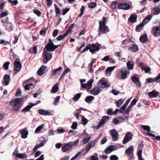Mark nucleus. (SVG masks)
Here are the masks:
<instances>
[{
  "label": "nucleus",
  "instance_id": "nucleus-26",
  "mask_svg": "<svg viewBox=\"0 0 160 160\" xmlns=\"http://www.w3.org/2000/svg\"><path fill=\"white\" fill-rule=\"evenodd\" d=\"M95 146L94 142H90L88 143L86 145V151L88 152L90 148H93Z\"/></svg>",
  "mask_w": 160,
  "mask_h": 160
},
{
  "label": "nucleus",
  "instance_id": "nucleus-55",
  "mask_svg": "<svg viewBox=\"0 0 160 160\" xmlns=\"http://www.w3.org/2000/svg\"><path fill=\"white\" fill-rule=\"evenodd\" d=\"M81 152H78L75 156L73 157L70 160H74L79 157L81 155Z\"/></svg>",
  "mask_w": 160,
  "mask_h": 160
},
{
  "label": "nucleus",
  "instance_id": "nucleus-46",
  "mask_svg": "<svg viewBox=\"0 0 160 160\" xmlns=\"http://www.w3.org/2000/svg\"><path fill=\"white\" fill-rule=\"evenodd\" d=\"M81 96V95L80 93H78L74 96L72 99L75 101H77L80 97Z\"/></svg>",
  "mask_w": 160,
  "mask_h": 160
},
{
  "label": "nucleus",
  "instance_id": "nucleus-4",
  "mask_svg": "<svg viewBox=\"0 0 160 160\" xmlns=\"http://www.w3.org/2000/svg\"><path fill=\"white\" fill-rule=\"evenodd\" d=\"M43 52L44 57L43 62L44 63H46L52 58V56L51 54L49 53L46 51L45 49H43Z\"/></svg>",
  "mask_w": 160,
  "mask_h": 160
},
{
  "label": "nucleus",
  "instance_id": "nucleus-59",
  "mask_svg": "<svg viewBox=\"0 0 160 160\" xmlns=\"http://www.w3.org/2000/svg\"><path fill=\"white\" fill-rule=\"evenodd\" d=\"M78 123L76 122H74L71 127V128L73 129H76L77 127Z\"/></svg>",
  "mask_w": 160,
  "mask_h": 160
},
{
  "label": "nucleus",
  "instance_id": "nucleus-5",
  "mask_svg": "<svg viewBox=\"0 0 160 160\" xmlns=\"http://www.w3.org/2000/svg\"><path fill=\"white\" fill-rule=\"evenodd\" d=\"M93 82V79H90L87 82V83L82 84L81 86V87L83 89H86L87 91H88L91 88L92 86V83Z\"/></svg>",
  "mask_w": 160,
  "mask_h": 160
},
{
  "label": "nucleus",
  "instance_id": "nucleus-61",
  "mask_svg": "<svg viewBox=\"0 0 160 160\" xmlns=\"http://www.w3.org/2000/svg\"><path fill=\"white\" fill-rule=\"evenodd\" d=\"M46 143V141H43L42 142H41L40 143L38 144V145H36V146L38 148H40L45 144Z\"/></svg>",
  "mask_w": 160,
  "mask_h": 160
},
{
  "label": "nucleus",
  "instance_id": "nucleus-16",
  "mask_svg": "<svg viewBox=\"0 0 160 160\" xmlns=\"http://www.w3.org/2000/svg\"><path fill=\"white\" fill-rule=\"evenodd\" d=\"M116 148L117 146L115 145L110 146L106 149L105 151V153L107 154H108L116 150Z\"/></svg>",
  "mask_w": 160,
  "mask_h": 160
},
{
  "label": "nucleus",
  "instance_id": "nucleus-45",
  "mask_svg": "<svg viewBox=\"0 0 160 160\" xmlns=\"http://www.w3.org/2000/svg\"><path fill=\"white\" fill-rule=\"evenodd\" d=\"M18 155V158L20 159H24L27 158V156L25 155V153H19Z\"/></svg>",
  "mask_w": 160,
  "mask_h": 160
},
{
  "label": "nucleus",
  "instance_id": "nucleus-41",
  "mask_svg": "<svg viewBox=\"0 0 160 160\" xmlns=\"http://www.w3.org/2000/svg\"><path fill=\"white\" fill-rule=\"evenodd\" d=\"M152 10L155 15H158L160 13V8H152Z\"/></svg>",
  "mask_w": 160,
  "mask_h": 160
},
{
  "label": "nucleus",
  "instance_id": "nucleus-64",
  "mask_svg": "<svg viewBox=\"0 0 160 160\" xmlns=\"http://www.w3.org/2000/svg\"><path fill=\"white\" fill-rule=\"evenodd\" d=\"M110 159L111 160H117L118 158L115 155H112L110 157Z\"/></svg>",
  "mask_w": 160,
  "mask_h": 160
},
{
  "label": "nucleus",
  "instance_id": "nucleus-58",
  "mask_svg": "<svg viewBox=\"0 0 160 160\" xmlns=\"http://www.w3.org/2000/svg\"><path fill=\"white\" fill-rule=\"evenodd\" d=\"M8 15V12H3L1 13L0 14V18H2L6 16H7Z\"/></svg>",
  "mask_w": 160,
  "mask_h": 160
},
{
  "label": "nucleus",
  "instance_id": "nucleus-36",
  "mask_svg": "<svg viewBox=\"0 0 160 160\" xmlns=\"http://www.w3.org/2000/svg\"><path fill=\"white\" fill-rule=\"evenodd\" d=\"M139 40L142 43L146 42L147 40L146 34H144L141 36Z\"/></svg>",
  "mask_w": 160,
  "mask_h": 160
},
{
  "label": "nucleus",
  "instance_id": "nucleus-43",
  "mask_svg": "<svg viewBox=\"0 0 160 160\" xmlns=\"http://www.w3.org/2000/svg\"><path fill=\"white\" fill-rule=\"evenodd\" d=\"M143 26V24L141 23L136 27V30L138 32L141 31L142 30V27Z\"/></svg>",
  "mask_w": 160,
  "mask_h": 160
},
{
  "label": "nucleus",
  "instance_id": "nucleus-34",
  "mask_svg": "<svg viewBox=\"0 0 160 160\" xmlns=\"http://www.w3.org/2000/svg\"><path fill=\"white\" fill-rule=\"evenodd\" d=\"M34 106V104L32 103L29 104V105H28L26 107H25L24 109H22V111L23 112H27L33 106Z\"/></svg>",
  "mask_w": 160,
  "mask_h": 160
},
{
  "label": "nucleus",
  "instance_id": "nucleus-28",
  "mask_svg": "<svg viewBox=\"0 0 160 160\" xmlns=\"http://www.w3.org/2000/svg\"><path fill=\"white\" fill-rule=\"evenodd\" d=\"M152 16L151 15L147 16L143 20L142 23L143 24V25H145L150 21L152 18Z\"/></svg>",
  "mask_w": 160,
  "mask_h": 160
},
{
  "label": "nucleus",
  "instance_id": "nucleus-10",
  "mask_svg": "<svg viewBox=\"0 0 160 160\" xmlns=\"http://www.w3.org/2000/svg\"><path fill=\"white\" fill-rule=\"evenodd\" d=\"M21 64L20 60L18 58L15 61L14 63V69L15 71L18 72L21 69Z\"/></svg>",
  "mask_w": 160,
  "mask_h": 160
},
{
  "label": "nucleus",
  "instance_id": "nucleus-22",
  "mask_svg": "<svg viewBox=\"0 0 160 160\" xmlns=\"http://www.w3.org/2000/svg\"><path fill=\"white\" fill-rule=\"evenodd\" d=\"M159 92L153 90L148 93L149 97L150 98H154L157 97L159 95Z\"/></svg>",
  "mask_w": 160,
  "mask_h": 160
},
{
  "label": "nucleus",
  "instance_id": "nucleus-52",
  "mask_svg": "<svg viewBox=\"0 0 160 160\" xmlns=\"http://www.w3.org/2000/svg\"><path fill=\"white\" fill-rule=\"evenodd\" d=\"M44 124H42L40 126H38L36 129L35 132L36 133H38V132L41 130L43 128Z\"/></svg>",
  "mask_w": 160,
  "mask_h": 160
},
{
  "label": "nucleus",
  "instance_id": "nucleus-50",
  "mask_svg": "<svg viewBox=\"0 0 160 160\" xmlns=\"http://www.w3.org/2000/svg\"><path fill=\"white\" fill-rule=\"evenodd\" d=\"M141 127L145 130L149 132L150 131V127L148 126L141 125Z\"/></svg>",
  "mask_w": 160,
  "mask_h": 160
},
{
  "label": "nucleus",
  "instance_id": "nucleus-30",
  "mask_svg": "<svg viewBox=\"0 0 160 160\" xmlns=\"http://www.w3.org/2000/svg\"><path fill=\"white\" fill-rule=\"evenodd\" d=\"M100 92L99 89L97 88H94L91 91V94L94 95H96L98 94Z\"/></svg>",
  "mask_w": 160,
  "mask_h": 160
},
{
  "label": "nucleus",
  "instance_id": "nucleus-44",
  "mask_svg": "<svg viewBox=\"0 0 160 160\" xmlns=\"http://www.w3.org/2000/svg\"><path fill=\"white\" fill-rule=\"evenodd\" d=\"M70 71V69L68 68L65 70L62 74V75L60 78L59 80H60L62 78H63L65 76V74L69 72Z\"/></svg>",
  "mask_w": 160,
  "mask_h": 160
},
{
  "label": "nucleus",
  "instance_id": "nucleus-11",
  "mask_svg": "<svg viewBox=\"0 0 160 160\" xmlns=\"http://www.w3.org/2000/svg\"><path fill=\"white\" fill-rule=\"evenodd\" d=\"M138 76V75L135 74L131 77V78L132 82L140 88L141 84L138 78L137 77Z\"/></svg>",
  "mask_w": 160,
  "mask_h": 160
},
{
  "label": "nucleus",
  "instance_id": "nucleus-62",
  "mask_svg": "<svg viewBox=\"0 0 160 160\" xmlns=\"http://www.w3.org/2000/svg\"><path fill=\"white\" fill-rule=\"evenodd\" d=\"M111 92L113 93L114 95H117L119 94V92L115 89H112Z\"/></svg>",
  "mask_w": 160,
  "mask_h": 160
},
{
  "label": "nucleus",
  "instance_id": "nucleus-15",
  "mask_svg": "<svg viewBox=\"0 0 160 160\" xmlns=\"http://www.w3.org/2000/svg\"><path fill=\"white\" fill-rule=\"evenodd\" d=\"M109 118L108 116H104L100 122L98 126H97V128H99L102 125L104 124L107 121Z\"/></svg>",
  "mask_w": 160,
  "mask_h": 160
},
{
  "label": "nucleus",
  "instance_id": "nucleus-25",
  "mask_svg": "<svg viewBox=\"0 0 160 160\" xmlns=\"http://www.w3.org/2000/svg\"><path fill=\"white\" fill-rule=\"evenodd\" d=\"M38 113L42 115L47 116L50 115L51 113L48 111L44 110L42 109H40L38 110Z\"/></svg>",
  "mask_w": 160,
  "mask_h": 160
},
{
  "label": "nucleus",
  "instance_id": "nucleus-1",
  "mask_svg": "<svg viewBox=\"0 0 160 160\" xmlns=\"http://www.w3.org/2000/svg\"><path fill=\"white\" fill-rule=\"evenodd\" d=\"M107 21V18L103 17L102 20L99 22V35L107 33L109 31L108 28L106 25Z\"/></svg>",
  "mask_w": 160,
  "mask_h": 160
},
{
  "label": "nucleus",
  "instance_id": "nucleus-2",
  "mask_svg": "<svg viewBox=\"0 0 160 160\" xmlns=\"http://www.w3.org/2000/svg\"><path fill=\"white\" fill-rule=\"evenodd\" d=\"M23 98H17L13 102V109L15 111H18L20 109V104L23 102Z\"/></svg>",
  "mask_w": 160,
  "mask_h": 160
},
{
  "label": "nucleus",
  "instance_id": "nucleus-53",
  "mask_svg": "<svg viewBox=\"0 0 160 160\" xmlns=\"http://www.w3.org/2000/svg\"><path fill=\"white\" fill-rule=\"evenodd\" d=\"M66 37V36H65L64 34L63 35H60L57 37V40L58 41L62 40L63 39Z\"/></svg>",
  "mask_w": 160,
  "mask_h": 160
},
{
  "label": "nucleus",
  "instance_id": "nucleus-33",
  "mask_svg": "<svg viewBox=\"0 0 160 160\" xmlns=\"http://www.w3.org/2000/svg\"><path fill=\"white\" fill-rule=\"evenodd\" d=\"M130 101L129 99H128L126 102L122 106L120 109V112L121 113L122 112V111L125 109L127 105L128 104Z\"/></svg>",
  "mask_w": 160,
  "mask_h": 160
},
{
  "label": "nucleus",
  "instance_id": "nucleus-7",
  "mask_svg": "<svg viewBox=\"0 0 160 160\" xmlns=\"http://www.w3.org/2000/svg\"><path fill=\"white\" fill-rule=\"evenodd\" d=\"M1 22L3 26L6 28V30L8 31H11L12 30V24L8 21L6 20H2Z\"/></svg>",
  "mask_w": 160,
  "mask_h": 160
},
{
  "label": "nucleus",
  "instance_id": "nucleus-35",
  "mask_svg": "<svg viewBox=\"0 0 160 160\" xmlns=\"http://www.w3.org/2000/svg\"><path fill=\"white\" fill-rule=\"evenodd\" d=\"M27 83V82H24L23 83V86L24 87V88L26 90H28L33 85V84L32 83Z\"/></svg>",
  "mask_w": 160,
  "mask_h": 160
},
{
  "label": "nucleus",
  "instance_id": "nucleus-37",
  "mask_svg": "<svg viewBox=\"0 0 160 160\" xmlns=\"http://www.w3.org/2000/svg\"><path fill=\"white\" fill-rule=\"evenodd\" d=\"M137 17L135 15H132L129 18L130 22H135L137 21Z\"/></svg>",
  "mask_w": 160,
  "mask_h": 160
},
{
  "label": "nucleus",
  "instance_id": "nucleus-24",
  "mask_svg": "<svg viewBox=\"0 0 160 160\" xmlns=\"http://www.w3.org/2000/svg\"><path fill=\"white\" fill-rule=\"evenodd\" d=\"M134 62L133 61H128L127 63V68L129 70H132L134 68Z\"/></svg>",
  "mask_w": 160,
  "mask_h": 160
},
{
  "label": "nucleus",
  "instance_id": "nucleus-13",
  "mask_svg": "<svg viewBox=\"0 0 160 160\" xmlns=\"http://www.w3.org/2000/svg\"><path fill=\"white\" fill-rule=\"evenodd\" d=\"M117 7L118 9L126 10L130 8V6L128 3H120L117 5Z\"/></svg>",
  "mask_w": 160,
  "mask_h": 160
},
{
  "label": "nucleus",
  "instance_id": "nucleus-63",
  "mask_svg": "<svg viewBox=\"0 0 160 160\" xmlns=\"http://www.w3.org/2000/svg\"><path fill=\"white\" fill-rule=\"evenodd\" d=\"M88 6L89 8H94L96 7V4L94 2H92L89 3L88 4Z\"/></svg>",
  "mask_w": 160,
  "mask_h": 160
},
{
  "label": "nucleus",
  "instance_id": "nucleus-32",
  "mask_svg": "<svg viewBox=\"0 0 160 160\" xmlns=\"http://www.w3.org/2000/svg\"><path fill=\"white\" fill-rule=\"evenodd\" d=\"M79 140H76L74 142H68L71 148H72L73 147H75L78 145L79 143Z\"/></svg>",
  "mask_w": 160,
  "mask_h": 160
},
{
  "label": "nucleus",
  "instance_id": "nucleus-60",
  "mask_svg": "<svg viewBox=\"0 0 160 160\" xmlns=\"http://www.w3.org/2000/svg\"><path fill=\"white\" fill-rule=\"evenodd\" d=\"M90 160H98V158L97 157V154L95 153L91 156Z\"/></svg>",
  "mask_w": 160,
  "mask_h": 160
},
{
  "label": "nucleus",
  "instance_id": "nucleus-56",
  "mask_svg": "<svg viewBox=\"0 0 160 160\" xmlns=\"http://www.w3.org/2000/svg\"><path fill=\"white\" fill-rule=\"evenodd\" d=\"M91 138V137L88 136L87 137L85 138L83 140L82 142L84 144H86L89 141Z\"/></svg>",
  "mask_w": 160,
  "mask_h": 160
},
{
  "label": "nucleus",
  "instance_id": "nucleus-40",
  "mask_svg": "<svg viewBox=\"0 0 160 160\" xmlns=\"http://www.w3.org/2000/svg\"><path fill=\"white\" fill-rule=\"evenodd\" d=\"M94 97L91 96H87L85 99V101L86 102L88 103H89L91 101L94 99Z\"/></svg>",
  "mask_w": 160,
  "mask_h": 160
},
{
  "label": "nucleus",
  "instance_id": "nucleus-19",
  "mask_svg": "<svg viewBox=\"0 0 160 160\" xmlns=\"http://www.w3.org/2000/svg\"><path fill=\"white\" fill-rule=\"evenodd\" d=\"M20 132L22 138L25 139L27 138L28 132L26 128L21 130L20 131Z\"/></svg>",
  "mask_w": 160,
  "mask_h": 160
},
{
  "label": "nucleus",
  "instance_id": "nucleus-17",
  "mask_svg": "<svg viewBox=\"0 0 160 160\" xmlns=\"http://www.w3.org/2000/svg\"><path fill=\"white\" fill-rule=\"evenodd\" d=\"M110 131L112 137V140L114 141H117L118 139V132L114 129L111 130Z\"/></svg>",
  "mask_w": 160,
  "mask_h": 160
},
{
  "label": "nucleus",
  "instance_id": "nucleus-29",
  "mask_svg": "<svg viewBox=\"0 0 160 160\" xmlns=\"http://www.w3.org/2000/svg\"><path fill=\"white\" fill-rule=\"evenodd\" d=\"M71 147L69 144V142L65 143L62 148V151L65 152L68 151L70 148H71Z\"/></svg>",
  "mask_w": 160,
  "mask_h": 160
},
{
  "label": "nucleus",
  "instance_id": "nucleus-23",
  "mask_svg": "<svg viewBox=\"0 0 160 160\" xmlns=\"http://www.w3.org/2000/svg\"><path fill=\"white\" fill-rule=\"evenodd\" d=\"M129 49L132 52H137L138 50V46L134 44L131 45Z\"/></svg>",
  "mask_w": 160,
  "mask_h": 160
},
{
  "label": "nucleus",
  "instance_id": "nucleus-31",
  "mask_svg": "<svg viewBox=\"0 0 160 160\" xmlns=\"http://www.w3.org/2000/svg\"><path fill=\"white\" fill-rule=\"evenodd\" d=\"M116 68V66L110 67L108 68L105 70L106 73L107 74L110 75L112 71Z\"/></svg>",
  "mask_w": 160,
  "mask_h": 160
},
{
  "label": "nucleus",
  "instance_id": "nucleus-21",
  "mask_svg": "<svg viewBox=\"0 0 160 160\" xmlns=\"http://www.w3.org/2000/svg\"><path fill=\"white\" fill-rule=\"evenodd\" d=\"M46 67L44 65L42 66L37 72V74L39 76L43 75L45 72Z\"/></svg>",
  "mask_w": 160,
  "mask_h": 160
},
{
  "label": "nucleus",
  "instance_id": "nucleus-47",
  "mask_svg": "<svg viewBox=\"0 0 160 160\" xmlns=\"http://www.w3.org/2000/svg\"><path fill=\"white\" fill-rule=\"evenodd\" d=\"M124 101L122 99H119L118 101L116 102V105L117 107L119 108L120 107L121 105L123 102Z\"/></svg>",
  "mask_w": 160,
  "mask_h": 160
},
{
  "label": "nucleus",
  "instance_id": "nucleus-51",
  "mask_svg": "<svg viewBox=\"0 0 160 160\" xmlns=\"http://www.w3.org/2000/svg\"><path fill=\"white\" fill-rule=\"evenodd\" d=\"M117 2L116 1H114L112 2L110 5V8L112 9H115L116 8Z\"/></svg>",
  "mask_w": 160,
  "mask_h": 160
},
{
  "label": "nucleus",
  "instance_id": "nucleus-14",
  "mask_svg": "<svg viewBox=\"0 0 160 160\" xmlns=\"http://www.w3.org/2000/svg\"><path fill=\"white\" fill-rule=\"evenodd\" d=\"M88 45L89 46V49L90 52H93L95 51H98L99 50L100 48L99 47L95 44H89Z\"/></svg>",
  "mask_w": 160,
  "mask_h": 160
},
{
  "label": "nucleus",
  "instance_id": "nucleus-57",
  "mask_svg": "<svg viewBox=\"0 0 160 160\" xmlns=\"http://www.w3.org/2000/svg\"><path fill=\"white\" fill-rule=\"evenodd\" d=\"M60 99V96H58L55 99L54 101L53 102V104L57 105V103L59 102Z\"/></svg>",
  "mask_w": 160,
  "mask_h": 160
},
{
  "label": "nucleus",
  "instance_id": "nucleus-42",
  "mask_svg": "<svg viewBox=\"0 0 160 160\" xmlns=\"http://www.w3.org/2000/svg\"><path fill=\"white\" fill-rule=\"evenodd\" d=\"M62 69L61 67H59L58 68H56L53 70L52 74V76H55L56 73H58V72Z\"/></svg>",
  "mask_w": 160,
  "mask_h": 160
},
{
  "label": "nucleus",
  "instance_id": "nucleus-8",
  "mask_svg": "<svg viewBox=\"0 0 160 160\" xmlns=\"http://www.w3.org/2000/svg\"><path fill=\"white\" fill-rule=\"evenodd\" d=\"M133 137V134L130 132H129L126 133L122 141L123 143L125 144L129 142L132 139Z\"/></svg>",
  "mask_w": 160,
  "mask_h": 160
},
{
  "label": "nucleus",
  "instance_id": "nucleus-54",
  "mask_svg": "<svg viewBox=\"0 0 160 160\" xmlns=\"http://www.w3.org/2000/svg\"><path fill=\"white\" fill-rule=\"evenodd\" d=\"M81 116L82 117V124L84 125H85L86 124H87L88 122V120L86 118H84L83 116Z\"/></svg>",
  "mask_w": 160,
  "mask_h": 160
},
{
  "label": "nucleus",
  "instance_id": "nucleus-18",
  "mask_svg": "<svg viewBox=\"0 0 160 160\" xmlns=\"http://www.w3.org/2000/svg\"><path fill=\"white\" fill-rule=\"evenodd\" d=\"M139 65L141 68L144 70L146 73L148 72L150 70V68L147 66L146 64L142 63H140Z\"/></svg>",
  "mask_w": 160,
  "mask_h": 160
},
{
  "label": "nucleus",
  "instance_id": "nucleus-48",
  "mask_svg": "<svg viewBox=\"0 0 160 160\" xmlns=\"http://www.w3.org/2000/svg\"><path fill=\"white\" fill-rule=\"evenodd\" d=\"M142 150H139L137 153V155L138 156L139 160H144L142 158Z\"/></svg>",
  "mask_w": 160,
  "mask_h": 160
},
{
  "label": "nucleus",
  "instance_id": "nucleus-38",
  "mask_svg": "<svg viewBox=\"0 0 160 160\" xmlns=\"http://www.w3.org/2000/svg\"><path fill=\"white\" fill-rule=\"evenodd\" d=\"M58 83H56L53 86L51 90V92L52 93H55L58 91Z\"/></svg>",
  "mask_w": 160,
  "mask_h": 160
},
{
  "label": "nucleus",
  "instance_id": "nucleus-9",
  "mask_svg": "<svg viewBox=\"0 0 160 160\" xmlns=\"http://www.w3.org/2000/svg\"><path fill=\"white\" fill-rule=\"evenodd\" d=\"M98 85L101 88H106L109 87L110 84L105 80H102L100 81L98 83Z\"/></svg>",
  "mask_w": 160,
  "mask_h": 160
},
{
  "label": "nucleus",
  "instance_id": "nucleus-27",
  "mask_svg": "<svg viewBox=\"0 0 160 160\" xmlns=\"http://www.w3.org/2000/svg\"><path fill=\"white\" fill-rule=\"evenodd\" d=\"M121 72V79H124L127 78V75L129 74L130 72L129 71L127 70L123 71L122 70Z\"/></svg>",
  "mask_w": 160,
  "mask_h": 160
},
{
  "label": "nucleus",
  "instance_id": "nucleus-49",
  "mask_svg": "<svg viewBox=\"0 0 160 160\" xmlns=\"http://www.w3.org/2000/svg\"><path fill=\"white\" fill-rule=\"evenodd\" d=\"M121 119L123 120V118H115L113 120V122L115 124H117L119 123V121Z\"/></svg>",
  "mask_w": 160,
  "mask_h": 160
},
{
  "label": "nucleus",
  "instance_id": "nucleus-3",
  "mask_svg": "<svg viewBox=\"0 0 160 160\" xmlns=\"http://www.w3.org/2000/svg\"><path fill=\"white\" fill-rule=\"evenodd\" d=\"M158 23V25L153 26L152 31V33L156 37L160 35V22Z\"/></svg>",
  "mask_w": 160,
  "mask_h": 160
},
{
  "label": "nucleus",
  "instance_id": "nucleus-39",
  "mask_svg": "<svg viewBox=\"0 0 160 160\" xmlns=\"http://www.w3.org/2000/svg\"><path fill=\"white\" fill-rule=\"evenodd\" d=\"M129 42L128 40H124L121 44V47L124 48H126Z\"/></svg>",
  "mask_w": 160,
  "mask_h": 160
},
{
  "label": "nucleus",
  "instance_id": "nucleus-20",
  "mask_svg": "<svg viewBox=\"0 0 160 160\" xmlns=\"http://www.w3.org/2000/svg\"><path fill=\"white\" fill-rule=\"evenodd\" d=\"M10 80V76L7 75H5L4 77L3 81H2V85L4 86H7L9 84Z\"/></svg>",
  "mask_w": 160,
  "mask_h": 160
},
{
  "label": "nucleus",
  "instance_id": "nucleus-12",
  "mask_svg": "<svg viewBox=\"0 0 160 160\" xmlns=\"http://www.w3.org/2000/svg\"><path fill=\"white\" fill-rule=\"evenodd\" d=\"M133 147L131 146L128 148L125 151V153L130 158H132L133 156Z\"/></svg>",
  "mask_w": 160,
  "mask_h": 160
},
{
  "label": "nucleus",
  "instance_id": "nucleus-6",
  "mask_svg": "<svg viewBox=\"0 0 160 160\" xmlns=\"http://www.w3.org/2000/svg\"><path fill=\"white\" fill-rule=\"evenodd\" d=\"M60 46V44L55 45H54L53 43L52 44L50 43H48L44 49H45L46 50L47 52L53 51L55 49H57L58 47Z\"/></svg>",
  "mask_w": 160,
  "mask_h": 160
}]
</instances>
